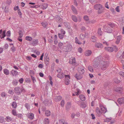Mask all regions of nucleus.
I'll return each instance as SVG.
<instances>
[{
    "mask_svg": "<svg viewBox=\"0 0 124 124\" xmlns=\"http://www.w3.org/2000/svg\"><path fill=\"white\" fill-rule=\"evenodd\" d=\"M101 65V69L102 70H106L108 67L109 62L108 61H103L101 63H100Z\"/></svg>",
    "mask_w": 124,
    "mask_h": 124,
    "instance_id": "f257e3e1",
    "label": "nucleus"
},
{
    "mask_svg": "<svg viewBox=\"0 0 124 124\" xmlns=\"http://www.w3.org/2000/svg\"><path fill=\"white\" fill-rule=\"evenodd\" d=\"M104 49L110 52H112L114 51L116 52L118 51V48L116 46H114L113 47H106L104 48Z\"/></svg>",
    "mask_w": 124,
    "mask_h": 124,
    "instance_id": "f03ea898",
    "label": "nucleus"
},
{
    "mask_svg": "<svg viewBox=\"0 0 124 124\" xmlns=\"http://www.w3.org/2000/svg\"><path fill=\"white\" fill-rule=\"evenodd\" d=\"M72 49V47L71 45L69 44H67L66 46H64L63 47V50L65 52L70 51Z\"/></svg>",
    "mask_w": 124,
    "mask_h": 124,
    "instance_id": "7ed1b4c3",
    "label": "nucleus"
},
{
    "mask_svg": "<svg viewBox=\"0 0 124 124\" xmlns=\"http://www.w3.org/2000/svg\"><path fill=\"white\" fill-rule=\"evenodd\" d=\"M72 19L74 22L76 23L78 21L80 22L82 18L79 16H78V17L75 15H72L71 16Z\"/></svg>",
    "mask_w": 124,
    "mask_h": 124,
    "instance_id": "20e7f679",
    "label": "nucleus"
},
{
    "mask_svg": "<svg viewBox=\"0 0 124 124\" xmlns=\"http://www.w3.org/2000/svg\"><path fill=\"white\" fill-rule=\"evenodd\" d=\"M6 30H4L2 31V29L0 30V38L1 39H2L6 36Z\"/></svg>",
    "mask_w": 124,
    "mask_h": 124,
    "instance_id": "39448f33",
    "label": "nucleus"
},
{
    "mask_svg": "<svg viewBox=\"0 0 124 124\" xmlns=\"http://www.w3.org/2000/svg\"><path fill=\"white\" fill-rule=\"evenodd\" d=\"M84 68L82 66L79 67L78 69V71L79 73L81 74H83L85 72Z\"/></svg>",
    "mask_w": 124,
    "mask_h": 124,
    "instance_id": "423d86ee",
    "label": "nucleus"
},
{
    "mask_svg": "<svg viewBox=\"0 0 124 124\" xmlns=\"http://www.w3.org/2000/svg\"><path fill=\"white\" fill-rule=\"evenodd\" d=\"M15 93L19 95L21 93V87H17L14 89Z\"/></svg>",
    "mask_w": 124,
    "mask_h": 124,
    "instance_id": "0eeeda50",
    "label": "nucleus"
},
{
    "mask_svg": "<svg viewBox=\"0 0 124 124\" xmlns=\"http://www.w3.org/2000/svg\"><path fill=\"white\" fill-rule=\"evenodd\" d=\"M102 113L99 108H96V114L98 117H100Z\"/></svg>",
    "mask_w": 124,
    "mask_h": 124,
    "instance_id": "6e6552de",
    "label": "nucleus"
},
{
    "mask_svg": "<svg viewBox=\"0 0 124 124\" xmlns=\"http://www.w3.org/2000/svg\"><path fill=\"white\" fill-rule=\"evenodd\" d=\"M96 59L97 60L96 61L97 62H99L100 63H101L103 61H104V59L101 56H100L97 57Z\"/></svg>",
    "mask_w": 124,
    "mask_h": 124,
    "instance_id": "1a4fd4ad",
    "label": "nucleus"
},
{
    "mask_svg": "<svg viewBox=\"0 0 124 124\" xmlns=\"http://www.w3.org/2000/svg\"><path fill=\"white\" fill-rule=\"evenodd\" d=\"M105 32L108 33H111L112 32V29L110 27L107 26L105 30Z\"/></svg>",
    "mask_w": 124,
    "mask_h": 124,
    "instance_id": "9d476101",
    "label": "nucleus"
},
{
    "mask_svg": "<svg viewBox=\"0 0 124 124\" xmlns=\"http://www.w3.org/2000/svg\"><path fill=\"white\" fill-rule=\"evenodd\" d=\"M101 111L102 113L105 114L107 111V109L106 108H105L103 106H101L100 107Z\"/></svg>",
    "mask_w": 124,
    "mask_h": 124,
    "instance_id": "9b49d317",
    "label": "nucleus"
},
{
    "mask_svg": "<svg viewBox=\"0 0 124 124\" xmlns=\"http://www.w3.org/2000/svg\"><path fill=\"white\" fill-rule=\"evenodd\" d=\"M27 116L30 119L32 120L33 119L34 117V114L32 113H28L27 114Z\"/></svg>",
    "mask_w": 124,
    "mask_h": 124,
    "instance_id": "f8f14e48",
    "label": "nucleus"
},
{
    "mask_svg": "<svg viewBox=\"0 0 124 124\" xmlns=\"http://www.w3.org/2000/svg\"><path fill=\"white\" fill-rule=\"evenodd\" d=\"M18 73V72L16 70H13L10 72L11 75L13 76H16L17 75Z\"/></svg>",
    "mask_w": 124,
    "mask_h": 124,
    "instance_id": "ddd939ff",
    "label": "nucleus"
},
{
    "mask_svg": "<svg viewBox=\"0 0 124 124\" xmlns=\"http://www.w3.org/2000/svg\"><path fill=\"white\" fill-rule=\"evenodd\" d=\"M92 54V51L90 50H87L85 52V55L86 56H90Z\"/></svg>",
    "mask_w": 124,
    "mask_h": 124,
    "instance_id": "4468645a",
    "label": "nucleus"
},
{
    "mask_svg": "<svg viewBox=\"0 0 124 124\" xmlns=\"http://www.w3.org/2000/svg\"><path fill=\"white\" fill-rule=\"evenodd\" d=\"M39 41L38 39H34L32 41L31 44L33 46H35L38 44Z\"/></svg>",
    "mask_w": 124,
    "mask_h": 124,
    "instance_id": "2eb2a0df",
    "label": "nucleus"
},
{
    "mask_svg": "<svg viewBox=\"0 0 124 124\" xmlns=\"http://www.w3.org/2000/svg\"><path fill=\"white\" fill-rule=\"evenodd\" d=\"M82 74H76L75 75V77L78 79H80L83 77Z\"/></svg>",
    "mask_w": 124,
    "mask_h": 124,
    "instance_id": "dca6fc26",
    "label": "nucleus"
},
{
    "mask_svg": "<svg viewBox=\"0 0 124 124\" xmlns=\"http://www.w3.org/2000/svg\"><path fill=\"white\" fill-rule=\"evenodd\" d=\"M95 46L96 47L98 48H101L103 47V45L102 44L100 43H96L95 44Z\"/></svg>",
    "mask_w": 124,
    "mask_h": 124,
    "instance_id": "f3484780",
    "label": "nucleus"
},
{
    "mask_svg": "<svg viewBox=\"0 0 124 124\" xmlns=\"http://www.w3.org/2000/svg\"><path fill=\"white\" fill-rule=\"evenodd\" d=\"M98 14H100L103 12V9H102V7L101 5L98 8Z\"/></svg>",
    "mask_w": 124,
    "mask_h": 124,
    "instance_id": "a211bd4d",
    "label": "nucleus"
},
{
    "mask_svg": "<svg viewBox=\"0 0 124 124\" xmlns=\"http://www.w3.org/2000/svg\"><path fill=\"white\" fill-rule=\"evenodd\" d=\"M64 77V74L62 72L58 73L57 75V77L61 79L63 78Z\"/></svg>",
    "mask_w": 124,
    "mask_h": 124,
    "instance_id": "6ab92c4d",
    "label": "nucleus"
},
{
    "mask_svg": "<svg viewBox=\"0 0 124 124\" xmlns=\"http://www.w3.org/2000/svg\"><path fill=\"white\" fill-rule=\"evenodd\" d=\"M71 9L73 13L76 15H77L78 14L77 11L74 7L72 5L71 6Z\"/></svg>",
    "mask_w": 124,
    "mask_h": 124,
    "instance_id": "aec40b11",
    "label": "nucleus"
},
{
    "mask_svg": "<svg viewBox=\"0 0 124 124\" xmlns=\"http://www.w3.org/2000/svg\"><path fill=\"white\" fill-rule=\"evenodd\" d=\"M62 99V97L60 96H58L55 97L54 100L56 101H58L61 100Z\"/></svg>",
    "mask_w": 124,
    "mask_h": 124,
    "instance_id": "412c9836",
    "label": "nucleus"
},
{
    "mask_svg": "<svg viewBox=\"0 0 124 124\" xmlns=\"http://www.w3.org/2000/svg\"><path fill=\"white\" fill-rule=\"evenodd\" d=\"M69 63L70 64L75 65L76 62L75 58H73L71 60H70L69 61Z\"/></svg>",
    "mask_w": 124,
    "mask_h": 124,
    "instance_id": "4be33fe9",
    "label": "nucleus"
},
{
    "mask_svg": "<svg viewBox=\"0 0 124 124\" xmlns=\"http://www.w3.org/2000/svg\"><path fill=\"white\" fill-rule=\"evenodd\" d=\"M118 102L120 104L124 103V98H122L118 99L117 100Z\"/></svg>",
    "mask_w": 124,
    "mask_h": 124,
    "instance_id": "5701e85b",
    "label": "nucleus"
},
{
    "mask_svg": "<svg viewBox=\"0 0 124 124\" xmlns=\"http://www.w3.org/2000/svg\"><path fill=\"white\" fill-rule=\"evenodd\" d=\"M40 8L43 9H46L47 7V4L46 3H44L42 5H40Z\"/></svg>",
    "mask_w": 124,
    "mask_h": 124,
    "instance_id": "b1692460",
    "label": "nucleus"
},
{
    "mask_svg": "<svg viewBox=\"0 0 124 124\" xmlns=\"http://www.w3.org/2000/svg\"><path fill=\"white\" fill-rule=\"evenodd\" d=\"M122 90V89L121 87L117 88L114 89V90L116 92L120 93H121Z\"/></svg>",
    "mask_w": 124,
    "mask_h": 124,
    "instance_id": "393cba45",
    "label": "nucleus"
},
{
    "mask_svg": "<svg viewBox=\"0 0 124 124\" xmlns=\"http://www.w3.org/2000/svg\"><path fill=\"white\" fill-rule=\"evenodd\" d=\"M121 36H119L117 37L116 40V43L117 44H118L120 42V40L121 39Z\"/></svg>",
    "mask_w": 124,
    "mask_h": 124,
    "instance_id": "a878e982",
    "label": "nucleus"
},
{
    "mask_svg": "<svg viewBox=\"0 0 124 124\" xmlns=\"http://www.w3.org/2000/svg\"><path fill=\"white\" fill-rule=\"evenodd\" d=\"M12 108L14 109L16 108L17 106L16 103L15 101H13V102L12 103L11 105Z\"/></svg>",
    "mask_w": 124,
    "mask_h": 124,
    "instance_id": "bb28decb",
    "label": "nucleus"
},
{
    "mask_svg": "<svg viewBox=\"0 0 124 124\" xmlns=\"http://www.w3.org/2000/svg\"><path fill=\"white\" fill-rule=\"evenodd\" d=\"M45 115L47 116H50L51 115V112L50 111L48 110H46L45 112Z\"/></svg>",
    "mask_w": 124,
    "mask_h": 124,
    "instance_id": "cd10ccee",
    "label": "nucleus"
},
{
    "mask_svg": "<svg viewBox=\"0 0 124 124\" xmlns=\"http://www.w3.org/2000/svg\"><path fill=\"white\" fill-rule=\"evenodd\" d=\"M79 97L80 99L83 101H84L85 100V98L84 96L83 95H80Z\"/></svg>",
    "mask_w": 124,
    "mask_h": 124,
    "instance_id": "c85d7f7f",
    "label": "nucleus"
},
{
    "mask_svg": "<svg viewBox=\"0 0 124 124\" xmlns=\"http://www.w3.org/2000/svg\"><path fill=\"white\" fill-rule=\"evenodd\" d=\"M59 123L60 124H68L64 120L62 119L59 120Z\"/></svg>",
    "mask_w": 124,
    "mask_h": 124,
    "instance_id": "c756f323",
    "label": "nucleus"
},
{
    "mask_svg": "<svg viewBox=\"0 0 124 124\" xmlns=\"http://www.w3.org/2000/svg\"><path fill=\"white\" fill-rule=\"evenodd\" d=\"M25 106L27 109V110H29L30 109V106L29 104L28 103H26L25 105Z\"/></svg>",
    "mask_w": 124,
    "mask_h": 124,
    "instance_id": "7c9ffc66",
    "label": "nucleus"
},
{
    "mask_svg": "<svg viewBox=\"0 0 124 124\" xmlns=\"http://www.w3.org/2000/svg\"><path fill=\"white\" fill-rule=\"evenodd\" d=\"M18 83V81L16 79L14 80L12 83V84L14 85H17Z\"/></svg>",
    "mask_w": 124,
    "mask_h": 124,
    "instance_id": "2f4dec72",
    "label": "nucleus"
},
{
    "mask_svg": "<svg viewBox=\"0 0 124 124\" xmlns=\"http://www.w3.org/2000/svg\"><path fill=\"white\" fill-rule=\"evenodd\" d=\"M75 41L76 43L78 44L79 45H81L82 44V43L78 39L77 37H76L75 38Z\"/></svg>",
    "mask_w": 124,
    "mask_h": 124,
    "instance_id": "473e14b6",
    "label": "nucleus"
},
{
    "mask_svg": "<svg viewBox=\"0 0 124 124\" xmlns=\"http://www.w3.org/2000/svg\"><path fill=\"white\" fill-rule=\"evenodd\" d=\"M80 106L82 108H85L86 107V105L85 103L83 102L80 104Z\"/></svg>",
    "mask_w": 124,
    "mask_h": 124,
    "instance_id": "72a5a7b5",
    "label": "nucleus"
},
{
    "mask_svg": "<svg viewBox=\"0 0 124 124\" xmlns=\"http://www.w3.org/2000/svg\"><path fill=\"white\" fill-rule=\"evenodd\" d=\"M4 73L6 75H8L9 74V71L8 69H5L3 70Z\"/></svg>",
    "mask_w": 124,
    "mask_h": 124,
    "instance_id": "f704fd0d",
    "label": "nucleus"
},
{
    "mask_svg": "<svg viewBox=\"0 0 124 124\" xmlns=\"http://www.w3.org/2000/svg\"><path fill=\"white\" fill-rule=\"evenodd\" d=\"M101 5L100 4H97L95 5L94 6V8L96 10H98V9L99 8Z\"/></svg>",
    "mask_w": 124,
    "mask_h": 124,
    "instance_id": "c9c22d12",
    "label": "nucleus"
},
{
    "mask_svg": "<svg viewBox=\"0 0 124 124\" xmlns=\"http://www.w3.org/2000/svg\"><path fill=\"white\" fill-rule=\"evenodd\" d=\"M98 34L101 36L102 34V32L101 31V28H99L98 30Z\"/></svg>",
    "mask_w": 124,
    "mask_h": 124,
    "instance_id": "e433bc0d",
    "label": "nucleus"
},
{
    "mask_svg": "<svg viewBox=\"0 0 124 124\" xmlns=\"http://www.w3.org/2000/svg\"><path fill=\"white\" fill-rule=\"evenodd\" d=\"M10 49L11 50L12 52H14L16 50V49L14 46H11L10 48Z\"/></svg>",
    "mask_w": 124,
    "mask_h": 124,
    "instance_id": "4c0bfd02",
    "label": "nucleus"
},
{
    "mask_svg": "<svg viewBox=\"0 0 124 124\" xmlns=\"http://www.w3.org/2000/svg\"><path fill=\"white\" fill-rule=\"evenodd\" d=\"M44 123L45 124H49V121L48 119L47 118H46L44 119Z\"/></svg>",
    "mask_w": 124,
    "mask_h": 124,
    "instance_id": "58836bf2",
    "label": "nucleus"
},
{
    "mask_svg": "<svg viewBox=\"0 0 124 124\" xmlns=\"http://www.w3.org/2000/svg\"><path fill=\"white\" fill-rule=\"evenodd\" d=\"M96 38L94 36H92L91 39V40L92 42H95L96 41Z\"/></svg>",
    "mask_w": 124,
    "mask_h": 124,
    "instance_id": "ea45409f",
    "label": "nucleus"
},
{
    "mask_svg": "<svg viewBox=\"0 0 124 124\" xmlns=\"http://www.w3.org/2000/svg\"><path fill=\"white\" fill-rule=\"evenodd\" d=\"M85 37V34H84L82 33L80 34V38L82 39L83 40Z\"/></svg>",
    "mask_w": 124,
    "mask_h": 124,
    "instance_id": "a19ab883",
    "label": "nucleus"
},
{
    "mask_svg": "<svg viewBox=\"0 0 124 124\" xmlns=\"http://www.w3.org/2000/svg\"><path fill=\"white\" fill-rule=\"evenodd\" d=\"M88 70L90 71L91 72H93V68L92 66H88Z\"/></svg>",
    "mask_w": 124,
    "mask_h": 124,
    "instance_id": "79ce46f5",
    "label": "nucleus"
},
{
    "mask_svg": "<svg viewBox=\"0 0 124 124\" xmlns=\"http://www.w3.org/2000/svg\"><path fill=\"white\" fill-rule=\"evenodd\" d=\"M18 33L19 35V37L20 38H21L23 36V32L21 30H19Z\"/></svg>",
    "mask_w": 124,
    "mask_h": 124,
    "instance_id": "37998d69",
    "label": "nucleus"
},
{
    "mask_svg": "<svg viewBox=\"0 0 124 124\" xmlns=\"http://www.w3.org/2000/svg\"><path fill=\"white\" fill-rule=\"evenodd\" d=\"M108 25L110 27V28H113L115 26V25L113 23H108Z\"/></svg>",
    "mask_w": 124,
    "mask_h": 124,
    "instance_id": "c03bdc74",
    "label": "nucleus"
},
{
    "mask_svg": "<svg viewBox=\"0 0 124 124\" xmlns=\"http://www.w3.org/2000/svg\"><path fill=\"white\" fill-rule=\"evenodd\" d=\"M12 113L14 116H16L17 114L16 111L15 109H13L12 110Z\"/></svg>",
    "mask_w": 124,
    "mask_h": 124,
    "instance_id": "a18cd8bd",
    "label": "nucleus"
},
{
    "mask_svg": "<svg viewBox=\"0 0 124 124\" xmlns=\"http://www.w3.org/2000/svg\"><path fill=\"white\" fill-rule=\"evenodd\" d=\"M25 39L27 40L31 41L32 40V38L30 36H26V37Z\"/></svg>",
    "mask_w": 124,
    "mask_h": 124,
    "instance_id": "49530a36",
    "label": "nucleus"
},
{
    "mask_svg": "<svg viewBox=\"0 0 124 124\" xmlns=\"http://www.w3.org/2000/svg\"><path fill=\"white\" fill-rule=\"evenodd\" d=\"M111 119V117H110V118H107L104 120V122H108L110 121Z\"/></svg>",
    "mask_w": 124,
    "mask_h": 124,
    "instance_id": "de8ad7c7",
    "label": "nucleus"
},
{
    "mask_svg": "<svg viewBox=\"0 0 124 124\" xmlns=\"http://www.w3.org/2000/svg\"><path fill=\"white\" fill-rule=\"evenodd\" d=\"M41 24L45 28L47 25V24L46 22H43L41 23Z\"/></svg>",
    "mask_w": 124,
    "mask_h": 124,
    "instance_id": "09e8293b",
    "label": "nucleus"
},
{
    "mask_svg": "<svg viewBox=\"0 0 124 124\" xmlns=\"http://www.w3.org/2000/svg\"><path fill=\"white\" fill-rule=\"evenodd\" d=\"M84 20L86 21H88L89 20V18L87 16H85L84 17Z\"/></svg>",
    "mask_w": 124,
    "mask_h": 124,
    "instance_id": "8fccbe9b",
    "label": "nucleus"
},
{
    "mask_svg": "<svg viewBox=\"0 0 124 124\" xmlns=\"http://www.w3.org/2000/svg\"><path fill=\"white\" fill-rule=\"evenodd\" d=\"M64 35H63L61 33H59L58 34L59 37L60 39H62L64 37Z\"/></svg>",
    "mask_w": 124,
    "mask_h": 124,
    "instance_id": "3c124183",
    "label": "nucleus"
},
{
    "mask_svg": "<svg viewBox=\"0 0 124 124\" xmlns=\"http://www.w3.org/2000/svg\"><path fill=\"white\" fill-rule=\"evenodd\" d=\"M8 45L7 44H6L5 45L3 46V48L4 49H7L8 47Z\"/></svg>",
    "mask_w": 124,
    "mask_h": 124,
    "instance_id": "603ef678",
    "label": "nucleus"
},
{
    "mask_svg": "<svg viewBox=\"0 0 124 124\" xmlns=\"http://www.w3.org/2000/svg\"><path fill=\"white\" fill-rule=\"evenodd\" d=\"M11 31H9L7 32L6 36L8 37H10L11 36Z\"/></svg>",
    "mask_w": 124,
    "mask_h": 124,
    "instance_id": "864d4df0",
    "label": "nucleus"
},
{
    "mask_svg": "<svg viewBox=\"0 0 124 124\" xmlns=\"http://www.w3.org/2000/svg\"><path fill=\"white\" fill-rule=\"evenodd\" d=\"M63 44L61 42H60L58 44V46L59 48L61 49L62 46H63Z\"/></svg>",
    "mask_w": 124,
    "mask_h": 124,
    "instance_id": "5fc2aeb1",
    "label": "nucleus"
},
{
    "mask_svg": "<svg viewBox=\"0 0 124 124\" xmlns=\"http://www.w3.org/2000/svg\"><path fill=\"white\" fill-rule=\"evenodd\" d=\"M6 119V120L8 122H10L12 120L11 118L9 116L7 117Z\"/></svg>",
    "mask_w": 124,
    "mask_h": 124,
    "instance_id": "6e6d98bb",
    "label": "nucleus"
},
{
    "mask_svg": "<svg viewBox=\"0 0 124 124\" xmlns=\"http://www.w3.org/2000/svg\"><path fill=\"white\" fill-rule=\"evenodd\" d=\"M65 84L66 85H68L70 84V81L69 80V79H68V80H65Z\"/></svg>",
    "mask_w": 124,
    "mask_h": 124,
    "instance_id": "4d7b16f0",
    "label": "nucleus"
},
{
    "mask_svg": "<svg viewBox=\"0 0 124 124\" xmlns=\"http://www.w3.org/2000/svg\"><path fill=\"white\" fill-rule=\"evenodd\" d=\"M44 61H47L48 62L49 59L47 57V56H45L44 57Z\"/></svg>",
    "mask_w": 124,
    "mask_h": 124,
    "instance_id": "13d9d810",
    "label": "nucleus"
},
{
    "mask_svg": "<svg viewBox=\"0 0 124 124\" xmlns=\"http://www.w3.org/2000/svg\"><path fill=\"white\" fill-rule=\"evenodd\" d=\"M40 7V5H36L35 6H31V7L33 8H38Z\"/></svg>",
    "mask_w": 124,
    "mask_h": 124,
    "instance_id": "bf43d9fd",
    "label": "nucleus"
},
{
    "mask_svg": "<svg viewBox=\"0 0 124 124\" xmlns=\"http://www.w3.org/2000/svg\"><path fill=\"white\" fill-rule=\"evenodd\" d=\"M64 100H62L61 102V104L62 107H63L64 106Z\"/></svg>",
    "mask_w": 124,
    "mask_h": 124,
    "instance_id": "052dcab7",
    "label": "nucleus"
},
{
    "mask_svg": "<svg viewBox=\"0 0 124 124\" xmlns=\"http://www.w3.org/2000/svg\"><path fill=\"white\" fill-rule=\"evenodd\" d=\"M18 14L20 15V17H21L22 14L20 11V9H18Z\"/></svg>",
    "mask_w": 124,
    "mask_h": 124,
    "instance_id": "680f3d73",
    "label": "nucleus"
},
{
    "mask_svg": "<svg viewBox=\"0 0 124 124\" xmlns=\"http://www.w3.org/2000/svg\"><path fill=\"white\" fill-rule=\"evenodd\" d=\"M96 22V20H90L89 21V23L92 24H94Z\"/></svg>",
    "mask_w": 124,
    "mask_h": 124,
    "instance_id": "e2e57ef3",
    "label": "nucleus"
},
{
    "mask_svg": "<svg viewBox=\"0 0 124 124\" xmlns=\"http://www.w3.org/2000/svg\"><path fill=\"white\" fill-rule=\"evenodd\" d=\"M102 43L106 46H108L109 45V43L108 42H106V41H104L102 42Z\"/></svg>",
    "mask_w": 124,
    "mask_h": 124,
    "instance_id": "0e129e2a",
    "label": "nucleus"
},
{
    "mask_svg": "<svg viewBox=\"0 0 124 124\" xmlns=\"http://www.w3.org/2000/svg\"><path fill=\"white\" fill-rule=\"evenodd\" d=\"M119 74L122 77H124V72L121 71L119 72Z\"/></svg>",
    "mask_w": 124,
    "mask_h": 124,
    "instance_id": "69168bd1",
    "label": "nucleus"
},
{
    "mask_svg": "<svg viewBox=\"0 0 124 124\" xmlns=\"http://www.w3.org/2000/svg\"><path fill=\"white\" fill-rule=\"evenodd\" d=\"M61 34L63 35H65V31L63 29H61Z\"/></svg>",
    "mask_w": 124,
    "mask_h": 124,
    "instance_id": "338daca9",
    "label": "nucleus"
},
{
    "mask_svg": "<svg viewBox=\"0 0 124 124\" xmlns=\"http://www.w3.org/2000/svg\"><path fill=\"white\" fill-rule=\"evenodd\" d=\"M71 102H67V107L68 108L70 107H71Z\"/></svg>",
    "mask_w": 124,
    "mask_h": 124,
    "instance_id": "774afa93",
    "label": "nucleus"
}]
</instances>
